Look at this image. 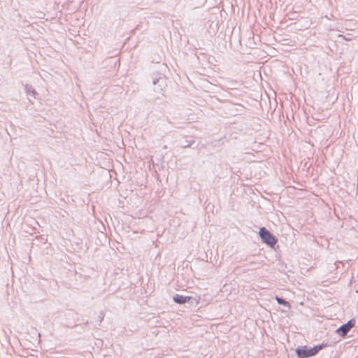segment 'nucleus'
<instances>
[{
  "instance_id": "1",
  "label": "nucleus",
  "mask_w": 358,
  "mask_h": 358,
  "mask_svg": "<svg viewBox=\"0 0 358 358\" xmlns=\"http://www.w3.org/2000/svg\"><path fill=\"white\" fill-rule=\"evenodd\" d=\"M324 345H316L313 348H308L307 347H301L296 350V353L300 358H306L316 355L320 350L322 349Z\"/></svg>"
},
{
  "instance_id": "2",
  "label": "nucleus",
  "mask_w": 358,
  "mask_h": 358,
  "mask_svg": "<svg viewBox=\"0 0 358 358\" xmlns=\"http://www.w3.org/2000/svg\"><path fill=\"white\" fill-rule=\"evenodd\" d=\"M259 236L262 241L267 244L268 246L273 248L277 243V239L275 236L265 227H262L259 230Z\"/></svg>"
},
{
  "instance_id": "3",
  "label": "nucleus",
  "mask_w": 358,
  "mask_h": 358,
  "mask_svg": "<svg viewBox=\"0 0 358 358\" xmlns=\"http://www.w3.org/2000/svg\"><path fill=\"white\" fill-rule=\"evenodd\" d=\"M355 320L354 319L350 320L347 323L341 325L338 329H336V332L341 336L345 337L350 330L355 327Z\"/></svg>"
},
{
  "instance_id": "4",
  "label": "nucleus",
  "mask_w": 358,
  "mask_h": 358,
  "mask_svg": "<svg viewBox=\"0 0 358 358\" xmlns=\"http://www.w3.org/2000/svg\"><path fill=\"white\" fill-rule=\"evenodd\" d=\"M173 301L178 304H183L190 301V296H184L182 295L176 294L173 296Z\"/></svg>"
},
{
  "instance_id": "5",
  "label": "nucleus",
  "mask_w": 358,
  "mask_h": 358,
  "mask_svg": "<svg viewBox=\"0 0 358 358\" xmlns=\"http://www.w3.org/2000/svg\"><path fill=\"white\" fill-rule=\"evenodd\" d=\"M24 88L28 94H31L34 96L35 94H36L35 90L32 87L31 85L27 84V85H25Z\"/></svg>"
},
{
  "instance_id": "6",
  "label": "nucleus",
  "mask_w": 358,
  "mask_h": 358,
  "mask_svg": "<svg viewBox=\"0 0 358 358\" xmlns=\"http://www.w3.org/2000/svg\"><path fill=\"white\" fill-rule=\"evenodd\" d=\"M275 300L277 301V302L280 304V305H284L285 306H287V307H289V302L286 301L285 299H283L282 298H280L278 296H275Z\"/></svg>"
},
{
  "instance_id": "7",
  "label": "nucleus",
  "mask_w": 358,
  "mask_h": 358,
  "mask_svg": "<svg viewBox=\"0 0 358 358\" xmlns=\"http://www.w3.org/2000/svg\"><path fill=\"white\" fill-rule=\"evenodd\" d=\"M99 318V322L101 323L103 320V318H104V313L103 311H101L100 313Z\"/></svg>"
},
{
  "instance_id": "8",
  "label": "nucleus",
  "mask_w": 358,
  "mask_h": 358,
  "mask_svg": "<svg viewBox=\"0 0 358 358\" xmlns=\"http://www.w3.org/2000/svg\"><path fill=\"white\" fill-rule=\"evenodd\" d=\"M157 82H158V83H159V82L165 83V80H164V78H158Z\"/></svg>"
},
{
  "instance_id": "9",
  "label": "nucleus",
  "mask_w": 358,
  "mask_h": 358,
  "mask_svg": "<svg viewBox=\"0 0 358 358\" xmlns=\"http://www.w3.org/2000/svg\"><path fill=\"white\" fill-rule=\"evenodd\" d=\"M152 84L156 85L157 84V78H153Z\"/></svg>"
},
{
  "instance_id": "10",
  "label": "nucleus",
  "mask_w": 358,
  "mask_h": 358,
  "mask_svg": "<svg viewBox=\"0 0 358 358\" xmlns=\"http://www.w3.org/2000/svg\"><path fill=\"white\" fill-rule=\"evenodd\" d=\"M357 180H358V174H357Z\"/></svg>"
}]
</instances>
